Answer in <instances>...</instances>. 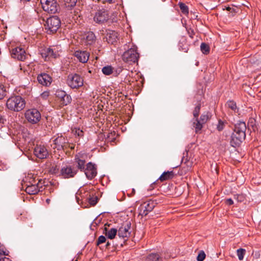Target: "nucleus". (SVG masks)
I'll return each mask as SVG.
<instances>
[{
    "label": "nucleus",
    "instance_id": "nucleus-1",
    "mask_svg": "<svg viewBox=\"0 0 261 261\" xmlns=\"http://www.w3.org/2000/svg\"><path fill=\"white\" fill-rule=\"evenodd\" d=\"M246 125L245 122L239 121L234 126L231 135V144L233 147L239 146L246 137Z\"/></svg>",
    "mask_w": 261,
    "mask_h": 261
},
{
    "label": "nucleus",
    "instance_id": "nucleus-2",
    "mask_svg": "<svg viewBox=\"0 0 261 261\" xmlns=\"http://www.w3.org/2000/svg\"><path fill=\"white\" fill-rule=\"evenodd\" d=\"M25 106V100L20 96H12L7 100V108L14 112H19L23 109Z\"/></svg>",
    "mask_w": 261,
    "mask_h": 261
},
{
    "label": "nucleus",
    "instance_id": "nucleus-3",
    "mask_svg": "<svg viewBox=\"0 0 261 261\" xmlns=\"http://www.w3.org/2000/svg\"><path fill=\"white\" fill-rule=\"evenodd\" d=\"M66 83L71 89H78L83 86L84 80L79 74L70 73L67 76Z\"/></svg>",
    "mask_w": 261,
    "mask_h": 261
},
{
    "label": "nucleus",
    "instance_id": "nucleus-4",
    "mask_svg": "<svg viewBox=\"0 0 261 261\" xmlns=\"http://www.w3.org/2000/svg\"><path fill=\"white\" fill-rule=\"evenodd\" d=\"M60 25L61 21L60 19L57 16H53L47 18L45 27L47 33L51 34L56 32Z\"/></svg>",
    "mask_w": 261,
    "mask_h": 261
},
{
    "label": "nucleus",
    "instance_id": "nucleus-5",
    "mask_svg": "<svg viewBox=\"0 0 261 261\" xmlns=\"http://www.w3.org/2000/svg\"><path fill=\"white\" fill-rule=\"evenodd\" d=\"M43 10L50 14H55L59 9L56 0H40Z\"/></svg>",
    "mask_w": 261,
    "mask_h": 261
},
{
    "label": "nucleus",
    "instance_id": "nucleus-6",
    "mask_svg": "<svg viewBox=\"0 0 261 261\" xmlns=\"http://www.w3.org/2000/svg\"><path fill=\"white\" fill-rule=\"evenodd\" d=\"M211 117V113L209 112H206L201 115L199 120L198 118L195 119L193 122V126L195 128L196 133H198L201 131L203 127V125L210 119Z\"/></svg>",
    "mask_w": 261,
    "mask_h": 261
},
{
    "label": "nucleus",
    "instance_id": "nucleus-7",
    "mask_svg": "<svg viewBox=\"0 0 261 261\" xmlns=\"http://www.w3.org/2000/svg\"><path fill=\"white\" fill-rule=\"evenodd\" d=\"M139 57V54L137 50L131 48L123 53L122 58L125 63L132 64L138 61Z\"/></svg>",
    "mask_w": 261,
    "mask_h": 261
},
{
    "label": "nucleus",
    "instance_id": "nucleus-8",
    "mask_svg": "<svg viewBox=\"0 0 261 261\" xmlns=\"http://www.w3.org/2000/svg\"><path fill=\"white\" fill-rule=\"evenodd\" d=\"M53 142L51 146L53 148L58 150H64L69 146L68 139L62 135L58 136L53 140Z\"/></svg>",
    "mask_w": 261,
    "mask_h": 261
},
{
    "label": "nucleus",
    "instance_id": "nucleus-9",
    "mask_svg": "<svg viewBox=\"0 0 261 261\" xmlns=\"http://www.w3.org/2000/svg\"><path fill=\"white\" fill-rule=\"evenodd\" d=\"M25 117L29 122L31 124H36L41 119V114L36 109H29L26 111Z\"/></svg>",
    "mask_w": 261,
    "mask_h": 261
},
{
    "label": "nucleus",
    "instance_id": "nucleus-10",
    "mask_svg": "<svg viewBox=\"0 0 261 261\" xmlns=\"http://www.w3.org/2000/svg\"><path fill=\"white\" fill-rule=\"evenodd\" d=\"M40 51L42 57L45 61L56 59L60 56L58 49L55 47H45L42 49Z\"/></svg>",
    "mask_w": 261,
    "mask_h": 261
},
{
    "label": "nucleus",
    "instance_id": "nucleus-11",
    "mask_svg": "<svg viewBox=\"0 0 261 261\" xmlns=\"http://www.w3.org/2000/svg\"><path fill=\"white\" fill-rule=\"evenodd\" d=\"M109 19V15L107 10L101 9L95 12L93 17L94 21L98 24H103Z\"/></svg>",
    "mask_w": 261,
    "mask_h": 261
},
{
    "label": "nucleus",
    "instance_id": "nucleus-12",
    "mask_svg": "<svg viewBox=\"0 0 261 261\" xmlns=\"http://www.w3.org/2000/svg\"><path fill=\"white\" fill-rule=\"evenodd\" d=\"M83 172H84L86 177L89 180H91L97 175L96 165L92 162H89L86 164L85 170Z\"/></svg>",
    "mask_w": 261,
    "mask_h": 261
},
{
    "label": "nucleus",
    "instance_id": "nucleus-13",
    "mask_svg": "<svg viewBox=\"0 0 261 261\" xmlns=\"http://www.w3.org/2000/svg\"><path fill=\"white\" fill-rule=\"evenodd\" d=\"M43 182H42V179L38 180L37 182L31 185L27 186L25 187V192L30 195H35L37 194L39 192L42 191L43 188Z\"/></svg>",
    "mask_w": 261,
    "mask_h": 261
},
{
    "label": "nucleus",
    "instance_id": "nucleus-14",
    "mask_svg": "<svg viewBox=\"0 0 261 261\" xmlns=\"http://www.w3.org/2000/svg\"><path fill=\"white\" fill-rule=\"evenodd\" d=\"M77 173V169L70 165H65L61 169V174L65 178L73 177Z\"/></svg>",
    "mask_w": 261,
    "mask_h": 261
},
{
    "label": "nucleus",
    "instance_id": "nucleus-15",
    "mask_svg": "<svg viewBox=\"0 0 261 261\" xmlns=\"http://www.w3.org/2000/svg\"><path fill=\"white\" fill-rule=\"evenodd\" d=\"M11 57L19 61H24L26 58V53L24 49L20 47L13 48L11 50Z\"/></svg>",
    "mask_w": 261,
    "mask_h": 261
},
{
    "label": "nucleus",
    "instance_id": "nucleus-16",
    "mask_svg": "<svg viewBox=\"0 0 261 261\" xmlns=\"http://www.w3.org/2000/svg\"><path fill=\"white\" fill-rule=\"evenodd\" d=\"M131 223L127 222L125 224L122 225L118 230H117L118 236L120 238H125L129 237L130 231Z\"/></svg>",
    "mask_w": 261,
    "mask_h": 261
},
{
    "label": "nucleus",
    "instance_id": "nucleus-17",
    "mask_svg": "<svg viewBox=\"0 0 261 261\" xmlns=\"http://www.w3.org/2000/svg\"><path fill=\"white\" fill-rule=\"evenodd\" d=\"M34 153L38 158L40 159H45L48 155V152L46 147L41 145L35 147Z\"/></svg>",
    "mask_w": 261,
    "mask_h": 261
},
{
    "label": "nucleus",
    "instance_id": "nucleus-18",
    "mask_svg": "<svg viewBox=\"0 0 261 261\" xmlns=\"http://www.w3.org/2000/svg\"><path fill=\"white\" fill-rule=\"evenodd\" d=\"M155 207V203L153 201H149L147 203H144L140 207L139 215L142 216H146L148 214L151 212Z\"/></svg>",
    "mask_w": 261,
    "mask_h": 261
},
{
    "label": "nucleus",
    "instance_id": "nucleus-19",
    "mask_svg": "<svg viewBox=\"0 0 261 261\" xmlns=\"http://www.w3.org/2000/svg\"><path fill=\"white\" fill-rule=\"evenodd\" d=\"M37 80L39 84L45 86L50 85L51 83V77L45 73L39 74L37 76Z\"/></svg>",
    "mask_w": 261,
    "mask_h": 261
},
{
    "label": "nucleus",
    "instance_id": "nucleus-20",
    "mask_svg": "<svg viewBox=\"0 0 261 261\" xmlns=\"http://www.w3.org/2000/svg\"><path fill=\"white\" fill-rule=\"evenodd\" d=\"M85 160L84 158L80 155V154L76 155L74 159V163L76 169L80 170L83 172L86 167Z\"/></svg>",
    "mask_w": 261,
    "mask_h": 261
},
{
    "label": "nucleus",
    "instance_id": "nucleus-21",
    "mask_svg": "<svg viewBox=\"0 0 261 261\" xmlns=\"http://www.w3.org/2000/svg\"><path fill=\"white\" fill-rule=\"evenodd\" d=\"M74 55L80 62L83 63H86L89 58V53L85 50H76Z\"/></svg>",
    "mask_w": 261,
    "mask_h": 261
},
{
    "label": "nucleus",
    "instance_id": "nucleus-22",
    "mask_svg": "<svg viewBox=\"0 0 261 261\" xmlns=\"http://www.w3.org/2000/svg\"><path fill=\"white\" fill-rule=\"evenodd\" d=\"M188 151L186 150L183 153V156L181 159V164L186 166V171H189L193 166V162L190 160L188 156Z\"/></svg>",
    "mask_w": 261,
    "mask_h": 261
},
{
    "label": "nucleus",
    "instance_id": "nucleus-23",
    "mask_svg": "<svg viewBox=\"0 0 261 261\" xmlns=\"http://www.w3.org/2000/svg\"><path fill=\"white\" fill-rule=\"evenodd\" d=\"M36 176H34L33 175L29 174L25 178V180H23V186L26 187L27 186H31L37 182L38 180H39L38 178H36Z\"/></svg>",
    "mask_w": 261,
    "mask_h": 261
},
{
    "label": "nucleus",
    "instance_id": "nucleus-24",
    "mask_svg": "<svg viewBox=\"0 0 261 261\" xmlns=\"http://www.w3.org/2000/svg\"><path fill=\"white\" fill-rule=\"evenodd\" d=\"M103 233L108 239L112 240L115 238L117 234V229L115 228H112L110 229H108L106 227H105L103 229Z\"/></svg>",
    "mask_w": 261,
    "mask_h": 261
},
{
    "label": "nucleus",
    "instance_id": "nucleus-25",
    "mask_svg": "<svg viewBox=\"0 0 261 261\" xmlns=\"http://www.w3.org/2000/svg\"><path fill=\"white\" fill-rule=\"evenodd\" d=\"M174 176V173L173 171H168L164 172L160 176L159 179L161 181L172 179Z\"/></svg>",
    "mask_w": 261,
    "mask_h": 261
},
{
    "label": "nucleus",
    "instance_id": "nucleus-26",
    "mask_svg": "<svg viewBox=\"0 0 261 261\" xmlns=\"http://www.w3.org/2000/svg\"><path fill=\"white\" fill-rule=\"evenodd\" d=\"M96 37L92 32H88L86 34L85 41L86 43L89 45H92L95 42Z\"/></svg>",
    "mask_w": 261,
    "mask_h": 261
},
{
    "label": "nucleus",
    "instance_id": "nucleus-27",
    "mask_svg": "<svg viewBox=\"0 0 261 261\" xmlns=\"http://www.w3.org/2000/svg\"><path fill=\"white\" fill-rule=\"evenodd\" d=\"M162 258L157 253H150L147 255L146 261H162Z\"/></svg>",
    "mask_w": 261,
    "mask_h": 261
},
{
    "label": "nucleus",
    "instance_id": "nucleus-28",
    "mask_svg": "<svg viewBox=\"0 0 261 261\" xmlns=\"http://www.w3.org/2000/svg\"><path fill=\"white\" fill-rule=\"evenodd\" d=\"M226 106L228 108L232 110L234 113H237L239 111V109L237 106L236 102L233 100H228L226 103Z\"/></svg>",
    "mask_w": 261,
    "mask_h": 261
},
{
    "label": "nucleus",
    "instance_id": "nucleus-29",
    "mask_svg": "<svg viewBox=\"0 0 261 261\" xmlns=\"http://www.w3.org/2000/svg\"><path fill=\"white\" fill-rule=\"evenodd\" d=\"M7 93L6 87L0 83V100L3 99L7 95Z\"/></svg>",
    "mask_w": 261,
    "mask_h": 261
},
{
    "label": "nucleus",
    "instance_id": "nucleus-30",
    "mask_svg": "<svg viewBox=\"0 0 261 261\" xmlns=\"http://www.w3.org/2000/svg\"><path fill=\"white\" fill-rule=\"evenodd\" d=\"M113 68L111 66H106L102 68V73L107 75H110L113 72Z\"/></svg>",
    "mask_w": 261,
    "mask_h": 261
},
{
    "label": "nucleus",
    "instance_id": "nucleus-31",
    "mask_svg": "<svg viewBox=\"0 0 261 261\" xmlns=\"http://www.w3.org/2000/svg\"><path fill=\"white\" fill-rule=\"evenodd\" d=\"M179 8H180V9L181 11V12L184 14V15H188L189 14V8H188V7L184 3H179Z\"/></svg>",
    "mask_w": 261,
    "mask_h": 261
},
{
    "label": "nucleus",
    "instance_id": "nucleus-32",
    "mask_svg": "<svg viewBox=\"0 0 261 261\" xmlns=\"http://www.w3.org/2000/svg\"><path fill=\"white\" fill-rule=\"evenodd\" d=\"M200 49L204 54H207L210 52V47L205 43H202L200 45Z\"/></svg>",
    "mask_w": 261,
    "mask_h": 261
},
{
    "label": "nucleus",
    "instance_id": "nucleus-33",
    "mask_svg": "<svg viewBox=\"0 0 261 261\" xmlns=\"http://www.w3.org/2000/svg\"><path fill=\"white\" fill-rule=\"evenodd\" d=\"M200 108H201V104L200 103H198L195 108V109L193 112V116H194V118L193 119V121H194L195 119L198 118L199 114V112L200 110Z\"/></svg>",
    "mask_w": 261,
    "mask_h": 261
},
{
    "label": "nucleus",
    "instance_id": "nucleus-34",
    "mask_svg": "<svg viewBox=\"0 0 261 261\" xmlns=\"http://www.w3.org/2000/svg\"><path fill=\"white\" fill-rule=\"evenodd\" d=\"M71 97L70 95L66 94L65 96H64L63 98L62 99V103L63 105L66 106L70 103L71 101Z\"/></svg>",
    "mask_w": 261,
    "mask_h": 261
},
{
    "label": "nucleus",
    "instance_id": "nucleus-35",
    "mask_svg": "<svg viewBox=\"0 0 261 261\" xmlns=\"http://www.w3.org/2000/svg\"><path fill=\"white\" fill-rule=\"evenodd\" d=\"M227 123L226 122L223 121L220 119L218 120V124H217V129L219 132L223 130L225 127V124Z\"/></svg>",
    "mask_w": 261,
    "mask_h": 261
},
{
    "label": "nucleus",
    "instance_id": "nucleus-36",
    "mask_svg": "<svg viewBox=\"0 0 261 261\" xmlns=\"http://www.w3.org/2000/svg\"><path fill=\"white\" fill-rule=\"evenodd\" d=\"M246 250L245 249L240 248L237 250V255L239 260H242L243 259Z\"/></svg>",
    "mask_w": 261,
    "mask_h": 261
},
{
    "label": "nucleus",
    "instance_id": "nucleus-37",
    "mask_svg": "<svg viewBox=\"0 0 261 261\" xmlns=\"http://www.w3.org/2000/svg\"><path fill=\"white\" fill-rule=\"evenodd\" d=\"M66 94V93L65 92V91L61 90H58L56 91L55 95L57 97L60 98L62 100L64 96H65Z\"/></svg>",
    "mask_w": 261,
    "mask_h": 261
},
{
    "label": "nucleus",
    "instance_id": "nucleus-38",
    "mask_svg": "<svg viewBox=\"0 0 261 261\" xmlns=\"http://www.w3.org/2000/svg\"><path fill=\"white\" fill-rule=\"evenodd\" d=\"M106 238L105 236L101 235L99 236L96 241V245L99 246L100 244L106 242Z\"/></svg>",
    "mask_w": 261,
    "mask_h": 261
},
{
    "label": "nucleus",
    "instance_id": "nucleus-39",
    "mask_svg": "<svg viewBox=\"0 0 261 261\" xmlns=\"http://www.w3.org/2000/svg\"><path fill=\"white\" fill-rule=\"evenodd\" d=\"M205 257V254L204 252L203 251H201L199 253V254L197 257V260L198 261H203Z\"/></svg>",
    "mask_w": 261,
    "mask_h": 261
},
{
    "label": "nucleus",
    "instance_id": "nucleus-40",
    "mask_svg": "<svg viewBox=\"0 0 261 261\" xmlns=\"http://www.w3.org/2000/svg\"><path fill=\"white\" fill-rule=\"evenodd\" d=\"M73 132L75 135L79 137H82L83 136V132L82 130L80 129V128H74V129L73 130Z\"/></svg>",
    "mask_w": 261,
    "mask_h": 261
},
{
    "label": "nucleus",
    "instance_id": "nucleus-41",
    "mask_svg": "<svg viewBox=\"0 0 261 261\" xmlns=\"http://www.w3.org/2000/svg\"><path fill=\"white\" fill-rule=\"evenodd\" d=\"M7 122V119L6 118V116L4 115V114H1L0 113V123L1 124H5Z\"/></svg>",
    "mask_w": 261,
    "mask_h": 261
},
{
    "label": "nucleus",
    "instance_id": "nucleus-42",
    "mask_svg": "<svg viewBox=\"0 0 261 261\" xmlns=\"http://www.w3.org/2000/svg\"><path fill=\"white\" fill-rule=\"evenodd\" d=\"M97 198L96 197L95 198H89V201L91 205H94L97 203Z\"/></svg>",
    "mask_w": 261,
    "mask_h": 261
},
{
    "label": "nucleus",
    "instance_id": "nucleus-43",
    "mask_svg": "<svg viewBox=\"0 0 261 261\" xmlns=\"http://www.w3.org/2000/svg\"><path fill=\"white\" fill-rule=\"evenodd\" d=\"M226 204H227L228 205H232L233 203V201L232 200V199L231 198H228V199H227L226 200Z\"/></svg>",
    "mask_w": 261,
    "mask_h": 261
},
{
    "label": "nucleus",
    "instance_id": "nucleus-44",
    "mask_svg": "<svg viewBox=\"0 0 261 261\" xmlns=\"http://www.w3.org/2000/svg\"><path fill=\"white\" fill-rule=\"evenodd\" d=\"M49 95V92L48 91H45L43 93H42L41 96L43 98H46Z\"/></svg>",
    "mask_w": 261,
    "mask_h": 261
},
{
    "label": "nucleus",
    "instance_id": "nucleus-45",
    "mask_svg": "<svg viewBox=\"0 0 261 261\" xmlns=\"http://www.w3.org/2000/svg\"><path fill=\"white\" fill-rule=\"evenodd\" d=\"M2 256H3L2 253L1 252H0V260H3V261H5V260H8V261L9 260V258H7L6 257H3Z\"/></svg>",
    "mask_w": 261,
    "mask_h": 261
},
{
    "label": "nucleus",
    "instance_id": "nucleus-46",
    "mask_svg": "<svg viewBox=\"0 0 261 261\" xmlns=\"http://www.w3.org/2000/svg\"><path fill=\"white\" fill-rule=\"evenodd\" d=\"M0 252H1L2 253V255H8V253L3 250V249H0Z\"/></svg>",
    "mask_w": 261,
    "mask_h": 261
},
{
    "label": "nucleus",
    "instance_id": "nucleus-47",
    "mask_svg": "<svg viewBox=\"0 0 261 261\" xmlns=\"http://www.w3.org/2000/svg\"><path fill=\"white\" fill-rule=\"evenodd\" d=\"M110 35H113L114 37H117V36H116V33L114 31H113V32H112V33H111V34H110Z\"/></svg>",
    "mask_w": 261,
    "mask_h": 261
},
{
    "label": "nucleus",
    "instance_id": "nucleus-48",
    "mask_svg": "<svg viewBox=\"0 0 261 261\" xmlns=\"http://www.w3.org/2000/svg\"><path fill=\"white\" fill-rule=\"evenodd\" d=\"M107 2H109V3H112L114 2V0H106Z\"/></svg>",
    "mask_w": 261,
    "mask_h": 261
},
{
    "label": "nucleus",
    "instance_id": "nucleus-49",
    "mask_svg": "<svg viewBox=\"0 0 261 261\" xmlns=\"http://www.w3.org/2000/svg\"><path fill=\"white\" fill-rule=\"evenodd\" d=\"M111 245V243L109 242H107L106 244V247H108V246Z\"/></svg>",
    "mask_w": 261,
    "mask_h": 261
},
{
    "label": "nucleus",
    "instance_id": "nucleus-50",
    "mask_svg": "<svg viewBox=\"0 0 261 261\" xmlns=\"http://www.w3.org/2000/svg\"><path fill=\"white\" fill-rule=\"evenodd\" d=\"M46 202L47 204H49L50 202V199H46Z\"/></svg>",
    "mask_w": 261,
    "mask_h": 261
},
{
    "label": "nucleus",
    "instance_id": "nucleus-51",
    "mask_svg": "<svg viewBox=\"0 0 261 261\" xmlns=\"http://www.w3.org/2000/svg\"><path fill=\"white\" fill-rule=\"evenodd\" d=\"M76 3V0H73L72 3L73 4V5H75Z\"/></svg>",
    "mask_w": 261,
    "mask_h": 261
},
{
    "label": "nucleus",
    "instance_id": "nucleus-52",
    "mask_svg": "<svg viewBox=\"0 0 261 261\" xmlns=\"http://www.w3.org/2000/svg\"><path fill=\"white\" fill-rule=\"evenodd\" d=\"M239 197V196L234 195V198L235 199H238Z\"/></svg>",
    "mask_w": 261,
    "mask_h": 261
},
{
    "label": "nucleus",
    "instance_id": "nucleus-53",
    "mask_svg": "<svg viewBox=\"0 0 261 261\" xmlns=\"http://www.w3.org/2000/svg\"><path fill=\"white\" fill-rule=\"evenodd\" d=\"M230 9H231V8H230V7H227V10H229V11L230 10Z\"/></svg>",
    "mask_w": 261,
    "mask_h": 261
},
{
    "label": "nucleus",
    "instance_id": "nucleus-54",
    "mask_svg": "<svg viewBox=\"0 0 261 261\" xmlns=\"http://www.w3.org/2000/svg\"><path fill=\"white\" fill-rule=\"evenodd\" d=\"M95 221V220H94L93 221ZM94 222H92V224H94ZM95 224H96V225H97L96 223H95Z\"/></svg>",
    "mask_w": 261,
    "mask_h": 261
},
{
    "label": "nucleus",
    "instance_id": "nucleus-55",
    "mask_svg": "<svg viewBox=\"0 0 261 261\" xmlns=\"http://www.w3.org/2000/svg\"><path fill=\"white\" fill-rule=\"evenodd\" d=\"M121 71V68H120V69H119V72H120Z\"/></svg>",
    "mask_w": 261,
    "mask_h": 261
}]
</instances>
